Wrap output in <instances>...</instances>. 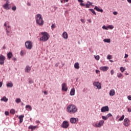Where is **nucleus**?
I'll return each mask as SVG.
<instances>
[{"label":"nucleus","mask_w":131,"mask_h":131,"mask_svg":"<svg viewBox=\"0 0 131 131\" xmlns=\"http://www.w3.org/2000/svg\"><path fill=\"white\" fill-rule=\"evenodd\" d=\"M121 76H122V74H121V73H120L119 74H118V75H117L118 77L120 78V77H121Z\"/></svg>","instance_id":"obj_42"},{"label":"nucleus","mask_w":131,"mask_h":131,"mask_svg":"<svg viewBox=\"0 0 131 131\" xmlns=\"http://www.w3.org/2000/svg\"><path fill=\"white\" fill-rule=\"evenodd\" d=\"M107 59L108 60H111V59H112V56L110 55H108L107 56Z\"/></svg>","instance_id":"obj_36"},{"label":"nucleus","mask_w":131,"mask_h":131,"mask_svg":"<svg viewBox=\"0 0 131 131\" xmlns=\"http://www.w3.org/2000/svg\"><path fill=\"white\" fill-rule=\"evenodd\" d=\"M107 111H109V107L108 106H103L101 109V112H107Z\"/></svg>","instance_id":"obj_11"},{"label":"nucleus","mask_w":131,"mask_h":131,"mask_svg":"<svg viewBox=\"0 0 131 131\" xmlns=\"http://www.w3.org/2000/svg\"><path fill=\"white\" fill-rule=\"evenodd\" d=\"M7 86H8V88H13V83H8L7 84Z\"/></svg>","instance_id":"obj_26"},{"label":"nucleus","mask_w":131,"mask_h":131,"mask_svg":"<svg viewBox=\"0 0 131 131\" xmlns=\"http://www.w3.org/2000/svg\"><path fill=\"white\" fill-rule=\"evenodd\" d=\"M102 118L104 120H107L108 119V117H107V116H102Z\"/></svg>","instance_id":"obj_33"},{"label":"nucleus","mask_w":131,"mask_h":131,"mask_svg":"<svg viewBox=\"0 0 131 131\" xmlns=\"http://www.w3.org/2000/svg\"><path fill=\"white\" fill-rule=\"evenodd\" d=\"M3 49L4 50H5L6 47H5V46H4L3 47Z\"/></svg>","instance_id":"obj_62"},{"label":"nucleus","mask_w":131,"mask_h":131,"mask_svg":"<svg viewBox=\"0 0 131 131\" xmlns=\"http://www.w3.org/2000/svg\"><path fill=\"white\" fill-rule=\"evenodd\" d=\"M103 41L104 42H108V43L111 42V39H104L103 40Z\"/></svg>","instance_id":"obj_28"},{"label":"nucleus","mask_w":131,"mask_h":131,"mask_svg":"<svg viewBox=\"0 0 131 131\" xmlns=\"http://www.w3.org/2000/svg\"><path fill=\"white\" fill-rule=\"evenodd\" d=\"M30 70H31V67H29V66H27L25 69V72L29 73V72H30Z\"/></svg>","instance_id":"obj_14"},{"label":"nucleus","mask_w":131,"mask_h":131,"mask_svg":"<svg viewBox=\"0 0 131 131\" xmlns=\"http://www.w3.org/2000/svg\"><path fill=\"white\" fill-rule=\"evenodd\" d=\"M29 129H31V130H34L35 128H37V126H33V125H30L28 127Z\"/></svg>","instance_id":"obj_18"},{"label":"nucleus","mask_w":131,"mask_h":131,"mask_svg":"<svg viewBox=\"0 0 131 131\" xmlns=\"http://www.w3.org/2000/svg\"><path fill=\"white\" fill-rule=\"evenodd\" d=\"M29 83H33V80H31V79H30L29 80Z\"/></svg>","instance_id":"obj_44"},{"label":"nucleus","mask_w":131,"mask_h":131,"mask_svg":"<svg viewBox=\"0 0 131 131\" xmlns=\"http://www.w3.org/2000/svg\"><path fill=\"white\" fill-rule=\"evenodd\" d=\"M128 112H131V109L130 108H127Z\"/></svg>","instance_id":"obj_56"},{"label":"nucleus","mask_w":131,"mask_h":131,"mask_svg":"<svg viewBox=\"0 0 131 131\" xmlns=\"http://www.w3.org/2000/svg\"><path fill=\"white\" fill-rule=\"evenodd\" d=\"M114 15H117L118 13L117 12L115 11L113 12Z\"/></svg>","instance_id":"obj_54"},{"label":"nucleus","mask_w":131,"mask_h":131,"mask_svg":"<svg viewBox=\"0 0 131 131\" xmlns=\"http://www.w3.org/2000/svg\"><path fill=\"white\" fill-rule=\"evenodd\" d=\"M125 68L122 67H121L120 68V71H121V72L123 73L124 72V71H125Z\"/></svg>","instance_id":"obj_29"},{"label":"nucleus","mask_w":131,"mask_h":131,"mask_svg":"<svg viewBox=\"0 0 131 131\" xmlns=\"http://www.w3.org/2000/svg\"><path fill=\"white\" fill-rule=\"evenodd\" d=\"M55 66L56 67H58V66H59V63H56Z\"/></svg>","instance_id":"obj_60"},{"label":"nucleus","mask_w":131,"mask_h":131,"mask_svg":"<svg viewBox=\"0 0 131 131\" xmlns=\"http://www.w3.org/2000/svg\"><path fill=\"white\" fill-rule=\"evenodd\" d=\"M124 119V115H122L119 119V121H122Z\"/></svg>","instance_id":"obj_35"},{"label":"nucleus","mask_w":131,"mask_h":131,"mask_svg":"<svg viewBox=\"0 0 131 131\" xmlns=\"http://www.w3.org/2000/svg\"><path fill=\"white\" fill-rule=\"evenodd\" d=\"M36 24L39 26H42L43 25V20L41 17V14H38L35 16Z\"/></svg>","instance_id":"obj_1"},{"label":"nucleus","mask_w":131,"mask_h":131,"mask_svg":"<svg viewBox=\"0 0 131 131\" xmlns=\"http://www.w3.org/2000/svg\"><path fill=\"white\" fill-rule=\"evenodd\" d=\"M24 54V53L23 51H21V52H20V55L21 56H23Z\"/></svg>","instance_id":"obj_50"},{"label":"nucleus","mask_w":131,"mask_h":131,"mask_svg":"<svg viewBox=\"0 0 131 131\" xmlns=\"http://www.w3.org/2000/svg\"><path fill=\"white\" fill-rule=\"evenodd\" d=\"M107 118H109V117H111V116H112V114L109 113L107 114V115L106 116Z\"/></svg>","instance_id":"obj_41"},{"label":"nucleus","mask_w":131,"mask_h":131,"mask_svg":"<svg viewBox=\"0 0 131 131\" xmlns=\"http://www.w3.org/2000/svg\"><path fill=\"white\" fill-rule=\"evenodd\" d=\"M23 118H24V115H21L19 116V123H22L23 122Z\"/></svg>","instance_id":"obj_21"},{"label":"nucleus","mask_w":131,"mask_h":131,"mask_svg":"<svg viewBox=\"0 0 131 131\" xmlns=\"http://www.w3.org/2000/svg\"><path fill=\"white\" fill-rule=\"evenodd\" d=\"M3 7L5 10H10L11 6H10V4H9V1H7L6 3L4 5Z\"/></svg>","instance_id":"obj_8"},{"label":"nucleus","mask_w":131,"mask_h":131,"mask_svg":"<svg viewBox=\"0 0 131 131\" xmlns=\"http://www.w3.org/2000/svg\"><path fill=\"white\" fill-rule=\"evenodd\" d=\"M42 36V37L40 38V40H42V41H47V40H49L50 38V35L47 32H42L41 33Z\"/></svg>","instance_id":"obj_3"},{"label":"nucleus","mask_w":131,"mask_h":131,"mask_svg":"<svg viewBox=\"0 0 131 131\" xmlns=\"http://www.w3.org/2000/svg\"><path fill=\"white\" fill-rule=\"evenodd\" d=\"M5 60H6V57L1 54L0 55V65H4V64L5 63Z\"/></svg>","instance_id":"obj_7"},{"label":"nucleus","mask_w":131,"mask_h":131,"mask_svg":"<svg viewBox=\"0 0 131 131\" xmlns=\"http://www.w3.org/2000/svg\"><path fill=\"white\" fill-rule=\"evenodd\" d=\"M94 10L97 11V12H101V13H103V9L99 8L97 6H95L94 8Z\"/></svg>","instance_id":"obj_19"},{"label":"nucleus","mask_w":131,"mask_h":131,"mask_svg":"<svg viewBox=\"0 0 131 131\" xmlns=\"http://www.w3.org/2000/svg\"><path fill=\"white\" fill-rule=\"evenodd\" d=\"M114 28L113 26H108L107 27V28H110V29H113Z\"/></svg>","instance_id":"obj_43"},{"label":"nucleus","mask_w":131,"mask_h":131,"mask_svg":"<svg viewBox=\"0 0 131 131\" xmlns=\"http://www.w3.org/2000/svg\"><path fill=\"white\" fill-rule=\"evenodd\" d=\"M124 125L125 126H128L129 125V120L127 118H125L124 120Z\"/></svg>","instance_id":"obj_12"},{"label":"nucleus","mask_w":131,"mask_h":131,"mask_svg":"<svg viewBox=\"0 0 131 131\" xmlns=\"http://www.w3.org/2000/svg\"><path fill=\"white\" fill-rule=\"evenodd\" d=\"M7 57L9 60H11V59L12 58V57H13V53H12V52H9L7 54Z\"/></svg>","instance_id":"obj_20"},{"label":"nucleus","mask_w":131,"mask_h":131,"mask_svg":"<svg viewBox=\"0 0 131 131\" xmlns=\"http://www.w3.org/2000/svg\"><path fill=\"white\" fill-rule=\"evenodd\" d=\"M56 28V25L55 24H52V26H51V28L52 29H54V28Z\"/></svg>","instance_id":"obj_38"},{"label":"nucleus","mask_w":131,"mask_h":131,"mask_svg":"<svg viewBox=\"0 0 131 131\" xmlns=\"http://www.w3.org/2000/svg\"><path fill=\"white\" fill-rule=\"evenodd\" d=\"M124 58H128V55L126 54H125V56H124Z\"/></svg>","instance_id":"obj_51"},{"label":"nucleus","mask_w":131,"mask_h":131,"mask_svg":"<svg viewBox=\"0 0 131 131\" xmlns=\"http://www.w3.org/2000/svg\"><path fill=\"white\" fill-rule=\"evenodd\" d=\"M111 75H113V74H114V70H112L111 71Z\"/></svg>","instance_id":"obj_47"},{"label":"nucleus","mask_w":131,"mask_h":131,"mask_svg":"<svg viewBox=\"0 0 131 131\" xmlns=\"http://www.w3.org/2000/svg\"><path fill=\"white\" fill-rule=\"evenodd\" d=\"M78 120V118H72L70 119V121L71 123H76V122Z\"/></svg>","instance_id":"obj_13"},{"label":"nucleus","mask_w":131,"mask_h":131,"mask_svg":"<svg viewBox=\"0 0 131 131\" xmlns=\"http://www.w3.org/2000/svg\"><path fill=\"white\" fill-rule=\"evenodd\" d=\"M15 102L16 103H20L21 102V99L20 98H17L16 100H15Z\"/></svg>","instance_id":"obj_32"},{"label":"nucleus","mask_w":131,"mask_h":131,"mask_svg":"<svg viewBox=\"0 0 131 131\" xmlns=\"http://www.w3.org/2000/svg\"><path fill=\"white\" fill-rule=\"evenodd\" d=\"M3 85V82H0V88H2Z\"/></svg>","instance_id":"obj_55"},{"label":"nucleus","mask_w":131,"mask_h":131,"mask_svg":"<svg viewBox=\"0 0 131 131\" xmlns=\"http://www.w3.org/2000/svg\"><path fill=\"white\" fill-rule=\"evenodd\" d=\"M96 73L98 74V73H100V71L96 70Z\"/></svg>","instance_id":"obj_52"},{"label":"nucleus","mask_w":131,"mask_h":131,"mask_svg":"<svg viewBox=\"0 0 131 131\" xmlns=\"http://www.w3.org/2000/svg\"><path fill=\"white\" fill-rule=\"evenodd\" d=\"M74 67L76 69H79V63L78 62H76L74 64Z\"/></svg>","instance_id":"obj_23"},{"label":"nucleus","mask_w":131,"mask_h":131,"mask_svg":"<svg viewBox=\"0 0 131 131\" xmlns=\"http://www.w3.org/2000/svg\"><path fill=\"white\" fill-rule=\"evenodd\" d=\"M44 94L45 95H48V92H47V91H45Z\"/></svg>","instance_id":"obj_59"},{"label":"nucleus","mask_w":131,"mask_h":131,"mask_svg":"<svg viewBox=\"0 0 131 131\" xmlns=\"http://www.w3.org/2000/svg\"><path fill=\"white\" fill-rule=\"evenodd\" d=\"M127 1L128 3H129V4H131V0H127Z\"/></svg>","instance_id":"obj_58"},{"label":"nucleus","mask_w":131,"mask_h":131,"mask_svg":"<svg viewBox=\"0 0 131 131\" xmlns=\"http://www.w3.org/2000/svg\"><path fill=\"white\" fill-rule=\"evenodd\" d=\"M6 33L7 35H9V33H10V31L8 30V29H7V28H6Z\"/></svg>","instance_id":"obj_45"},{"label":"nucleus","mask_w":131,"mask_h":131,"mask_svg":"<svg viewBox=\"0 0 131 131\" xmlns=\"http://www.w3.org/2000/svg\"><path fill=\"white\" fill-rule=\"evenodd\" d=\"M104 120H100L98 123H96L94 126L95 127H101V126L104 125Z\"/></svg>","instance_id":"obj_5"},{"label":"nucleus","mask_w":131,"mask_h":131,"mask_svg":"<svg viewBox=\"0 0 131 131\" xmlns=\"http://www.w3.org/2000/svg\"><path fill=\"white\" fill-rule=\"evenodd\" d=\"M89 11H91V12H92V13H93L94 15H97V13H96L95 10H94L93 9H90Z\"/></svg>","instance_id":"obj_30"},{"label":"nucleus","mask_w":131,"mask_h":131,"mask_svg":"<svg viewBox=\"0 0 131 131\" xmlns=\"http://www.w3.org/2000/svg\"><path fill=\"white\" fill-rule=\"evenodd\" d=\"M80 5L82 7H84V6H85V5H84L83 3H82V2L80 4Z\"/></svg>","instance_id":"obj_49"},{"label":"nucleus","mask_w":131,"mask_h":131,"mask_svg":"<svg viewBox=\"0 0 131 131\" xmlns=\"http://www.w3.org/2000/svg\"><path fill=\"white\" fill-rule=\"evenodd\" d=\"M8 100V98L5 96L3 97L1 99V101H3L4 102H7Z\"/></svg>","instance_id":"obj_25"},{"label":"nucleus","mask_w":131,"mask_h":131,"mask_svg":"<svg viewBox=\"0 0 131 131\" xmlns=\"http://www.w3.org/2000/svg\"><path fill=\"white\" fill-rule=\"evenodd\" d=\"M78 2H79V3H83V0H78Z\"/></svg>","instance_id":"obj_53"},{"label":"nucleus","mask_w":131,"mask_h":131,"mask_svg":"<svg viewBox=\"0 0 131 131\" xmlns=\"http://www.w3.org/2000/svg\"><path fill=\"white\" fill-rule=\"evenodd\" d=\"M115 95V90L112 89L110 91V96H111V97H113V96H114Z\"/></svg>","instance_id":"obj_16"},{"label":"nucleus","mask_w":131,"mask_h":131,"mask_svg":"<svg viewBox=\"0 0 131 131\" xmlns=\"http://www.w3.org/2000/svg\"><path fill=\"white\" fill-rule=\"evenodd\" d=\"M127 99L129 101H131V96H130V95H129V96H127Z\"/></svg>","instance_id":"obj_48"},{"label":"nucleus","mask_w":131,"mask_h":131,"mask_svg":"<svg viewBox=\"0 0 131 131\" xmlns=\"http://www.w3.org/2000/svg\"><path fill=\"white\" fill-rule=\"evenodd\" d=\"M102 28H103V29H105V30H108V27H106L105 26H103L102 27Z\"/></svg>","instance_id":"obj_40"},{"label":"nucleus","mask_w":131,"mask_h":131,"mask_svg":"<svg viewBox=\"0 0 131 131\" xmlns=\"http://www.w3.org/2000/svg\"><path fill=\"white\" fill-rule=\"evenodd\" d=\"M94 57L96 60H100V56L99 55H95Z\"/></svg>","instance_id":"obj_31"},{"label":"nucleus","mask_w":131,"mask_h":131,"mask_svg":"<svg viewBox=\"0 0 131 131\" xmlns=\"http://www.w3.org/2000/svg\"><path fill=\"white\" fill-rule=\"evenodd\" d=\"M26 109H29V110H30V111H31L32 110V107H31V106H30L29 105H26Z\"/></svg>","instance_id":"obj_27"},{"label":"nucleus","mask_w":131,"mask_h":131,"mask_svg":"<svg viewBox=\"0 0 131 131\" xmlns=\"http://www.w3.org/2000/svg\"><path fill=\"white\" fill-rule=\"evenodd\" d=\"M80 21H81V22H82V23H85V21L84 20V19L81 18L80 19Z\"/></svg>","instance_id":"obj_46"},{"label":"nucleus","mask_w":131,"mask_h":131,"mask_svg":"<svg viewBox=\"0 0 131 131\" xmlns=\"http://www.w3.org/2000/svg\"><path fill=\"white\" fill-rule=\"evenodd\" d=\"M61 86H62V91H63L64 92H67V91H68V88H67V84H66V83H63L61 84Z\"/></svg>","instance_id":"obj_9"},{"label":"nucleus","mask_w":131,"mask_h":131,"mask_svg":"<svg viewBox=\"0 0 131 131\" xmlns=\"http://www.w3.org/2000/svg\"><path fill=\"white\" fill-rule=\"evenodd\" d=\"M69 126V123L67 121H64L61 124V127H62V128H68Z\"/></svg>","instance_id":"obj_6"},{"label":"nucleus","mask_w":131,"mask_h":131,"mask_svg":"<svg viewBox=\"0 0 131 131\" xmlns=\"http://www.w3.org/2000/svg\"><path fill=\"white\" fill-rule=\"evenodd\" d=\"M25 47L28 50H31L32 49V42L30 40L27 41L25 42Z\"/></svg>","instance_id":"obj_4"},{"label":"nucleus","mask_w":131,"mask_h":131,"mask_svg":"<svg viewBox=\"0 0 131 131\" xmlns=\"http://www.w3.org/2000/svg\"><path fill=\"white\" fill-rule=\"evenodd\" d=\"M108 69H109V67L107 66L101 67L100 68V70H101V71H107Z\"/></svg>","instance_id":"obj_15"},{"label":"nucleus","mask_w":131,"mask_h":131,"mask_svg":"<svg viewBox=\"0 0 131 131\" xmlns=\"http://www.w3.org/2000/svg\"><path fill=\"white\" fill-rule=\"evenodd\" d=\"M12 10L13 11H16V10H17V7H16V6H14V7H12Z\"/></svg>","instance_id":"obj_37"},{"label":"nucleus","mask_w":131,"mask_h":131,"mask_svg":"<svg viewBox=\"0 0 131 131\" xmlns=\"http://www.w3.org/2000/svg\"><path fill=\"white\" fill-rule=\"evenodd\" d=\"M88 21L89 23H92V20L91 19H88Z\"/></svg>","instance_id":"obj_57"},{"label":"nucleus","mask_w":131,"mask_h":131,"mask_svg":"<svg viewBox=\"0 0 131 131\" xmlns=\"http://www.w3.org/2000/svg\"><path fill=\"white\" fill-rule=\"evenodd\" d=\"M67 110L69 113H75L77 112V108L73 104L69 105L67 107Z\"/></svg>","instance_id":"obj_2"},{"label":"nucleus","mask_w":131,"mask_h":131,"mask_svg":"<svg viewBox=\"0 0 131 131\" xmlns=\"http://www.w3.org/2000/svg\"><path fill=\"white\" fill-rule=\"evenodd\" d=\"M62 35L63 36V38H65L66 39L68 38V34H67V32H64L62 34Z\"/></svg>","instance_id":"obj_22"},{"label":"nucleus","mask_w":131,"mask_h":131,"mask_svg":"<svg viewBox=\"0 0 131 131\" xmlns=\"http://www.w3.org/2000/svg\"><path fill=\"white\" fill-rule=\"evenodd\" d=\"M92 3H91L90 2H88L85 5L86 8H90V6H92Z\"/></svg>","instance_id":"obj_24"},{"label":"nucleus","mask_w":131,"mask_h":131,"mask_svg":"<svg viewBox=\"0 0 131 131\" xmlns=\"http://www.w3.org/2000/svg\"><path fill=\"white\" fill-rule=\"evenodd\" d=\"M27 5H28V6H30V3H27Z\"/></svg>","instance_id":"obj_63"},{"label":"nucleus","mask_w":131,"mask_h":131,"mask_svg":"<svg viewBox=\"0 0 131 131\" xmlns=\"http://www.w3.org/2000/svg\"><path fill=\"white\" fill-rule=\"evenodd\" d=\"M4 26H5V27H7V22H6V23L4 24Z\"/></svg>","instance_id":"obj_61"},{"label":"nucleus","mask_w":131,"mask_h":131,"mask_svg":"<svg viewBox=\"0 0 131 131\" xmlns=\"http://www.w3.org/2000/svg\"><path fill=\"white\" fill-rule=\"evenodd\" d=\"M70 95L71 96H74V95H75V88H73L71 89V92L70 93Z\"/></svg>","instance_id":"obj_17"},{"label":"nucleus","mask_w":131,"mask_h":131,"mask_svg":"<svg viewBox=\"0 0 131 131\" xmlns=\"http://www.w3.org/2000/svg\"><path fill=\"white\" fill-rule=\"evenodd\" d=\"M36 122L37 123H39V121H36Z\"/></svg>","instance_id":"obj_64"},{"label":"nucleus","mask_w":131,"mask_h":131,"mask_svg":"<svg viewBox=\"0 0 131 131\" xmlns=\"http://www.w3.org/2000/svg\"><path fill=\"white\" fill-rule=\"evenodd\" d=\"M10 113H11V114H15V110H14V109L11 110L10 111Z\"/></svg>","instance_id":"obj_34"},{"label":"nucleus","mask_w":131,"mask_h":131,"mask_svg":"<svg viewBox=\"0 0 131 131\" xmlns=\"http://www.w3.org/2000/svg\"><path fill=\"white\" fill-rule=\"evenodd\" d=\"M5 115H6V116H9V114H10V113H9V112H8V111H6V112H5Z\"/></svg>","instance_id":"obj_39"},{"label":"nucleus","mask_w":131,"mask_h":131,"mask_svg":"<svg viewBox=\"0 0 131 131\" xmlns=\"http://www.w3.org/2000/svg\"><path fill=\"white\" fill-rule=\"evenodd\" d=\"M93 85H95V86H97V89L98 90H101V83L99 82H94L93 83Z\"/></svg>","instance_id":"obj_10"}]
</instances>
